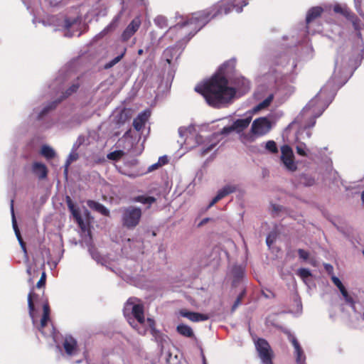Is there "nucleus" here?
<instances>
[{
	"label": "nucleus",
	"instance_id": "f257e3e1",
	"mask_svg": "<svg viewBox=\"0 0 364 364\" xmlns=\"http://www.w3.org/2000/svg\"><path fill=\"white\" fill-rule=\"evenodd\" d=\"M236 62L230 60L225 62L219 69V73L212 76L203 84L198 85L195 91L205 99L207 103L214 108H221L231 103L238 91L242 94L250 90V81L244 77H237L232 80L235 87L228 85V80L225 75L233 72Z\"/></svg>",
	"mask_w": 364,
	"mask_h": 364
},
{
	"label": "nucleus",
	"instance_id": "f03ea898",
	"mask_svg": "<svg viewBox=\"0 0 364 364\" xmlns=\"http://www.w3.org/2000/svg\"><path fill=\"white\" fill-rule=\"evenodd\" d=\"M234 6L233 3L228 1H220L205 9L191 14V16L186 17L185 21L176 23L171 29L182 31L184 28H187L186 33H188V36L192 37L212 19L232 11Z\"/></svg>",
	"mask_w": 364,
	"mask_h": 364
},
{
	"label": "nucleus",
	"instance_id": "7ed1b4c3",
	"mask_svg": "<svg viewBox=\"0 0 364 364\" xmlns=\"http://www.w3.org/2000/svg\"><path fill=\"white\" fill-rule=\"evenodd\" d=\"M124 315L130 326L139 334L144 335L149 330L156 339L160 334L155 327L154 321L148 318L146 320L144 315V307L135 298L127 300L124 307Z\"/></svg>",
	"mask_w": 364,
	"mask_h": 364
},
{
	"label": "nucleus",
	"instance_id": "20e7f679",
	"mask_svg": "<svg viewBox=\"0 0 364 364\" xmlns=\"http://www.w3.org/2000/svg\"><path fill=\"white\" fill-rule=\"evenodd\" d=\"M272 129L270 120L265 117L255 119L251 126L250 133L244 136L248 141H255L256 137L267 134Z\"/></svg>",
	"mask_w": 364,
	"mask_h": 364
},
{
	"label": "nucleus",
	"instance_id": "39448f33",
	"mask_svg": "<svg viewBox=\"0 0 364 364\" xmlns=\"http://www.w3.org/2000/svg\"><path fill=\"white\" fill-rule=\"evenodd\" d=\"M28 306L29 311V316L32 320V323L34 326H36L39 331L43 336H48V334L44 331L43 328L47 325L48 321L50 320V308L48 304H43V316L41 319V322L38 324L37 322L36 316L35 314V309L34 304L32 301V292L31 291L28 295Z\"/></svg>",
	"mask_w": 364,
	"mask_h": 364
},
{
	"label": "nucleus",
	"instance_id": "423d86ee",
	"mask_svg": "<svg viewBox=\"0 0 364 364\" xmlns=\"http://www.w3.org/2000/svg\"><path fill=\"white\" fill-rule=\"evenodd\" d=\"M66 204L69 210L70 211L73 218L77 223L79 228H85V223H87L88 228H90V223L93 221L94 218L91 215L90 212L87 209H85L82 215L78 208L73 203L70 196H66Z\"/></svg>",
	"mask_w": 364,
	"mask_h": 364
},
{
	"label": "nucleus",
	"instance_id": "0eeeda50",
	"mask_svg": "<svg viewBox=\"0 0 364 364\" xmlns=\"http://www.w3.org/2000/svg\"><path fill=\"white\" fill-rule=\"evenodd\" d=\"M141 210L139 208L129 206L122 210V220L127 228L136 227L141 219Z\"/></svg>",
	"mask_w": 364,
	"mask_h": 364
},
{
	"label": "nucleus",
	"instance_id": "6e6552de",
	"mask_svg": "<svg viewBox=\"0 0 364 364\" xmlns=\"http://www.w3.org/2000/svg\"><path fill=\"white\" fill-rule=\"evenodd\" d=\"M258 355L263 364H272V351L268 342L263 338H258L255 342Z\"/></svg>",
	"mask_w": 364,
	"mask_h": 364
},
{
	"label": "nucleus",
	"instance_id": "1a4fd4ad",
	"mask_svg": "<svg viewBox=\"0 0 364 364\" xmlns=\"http://www.w3.org/2000/svg\"><path fill=\"white\" fill-rule=\"evenodd\" d=\"M141 25V19L140 16L134 17L121 34V41L122 42H127L136 33Z\"/></svg>",
	"mask_w": 364,
	"mask_h": 364
},
{
	"label": "nucleus",
	"instance_id": "9d476101",
	"mask_svg": "<svg viewBox=\"0 0 364 364\" xmlns=\"http://www.w3.org/2000/svg\"><path fill=\"white\" fill-rule=\"evenodd\" d=\"M281 160L285 167L291 171L296 170L297 166L294 163V157L291 148L289 145H284L281 147Z\"/></svg>",
	"mask_w": 364,
	"mask_h": 364
},
{
	"label": "nucleus",
	"instance_id": "9b49d317",
	"mask_svg": "<svg viewBox=\"0 0 364 364\" xmlns=\"http://www.w3.org/2000/svg\"><path fill=\"white\" fill-rule=\"evenodd\" d=\"M78 233L82 238L81 242L85 243L88 247V250L90 252L92 257L99 262L100 260V255L99 253L92 247V236H91V229H78Z\"/></svg>",
	"mask_w": 364,
	"mask_h": 364
},
{
	"label": "nucleus",
	"instance_id": "f8f14e48",
	"mask_svg": "<svg viewBox=\"0 0 364 364\" xmlns=\"http://www.w3.org/2000/svg\"><path fill=\"white\" fill-rule=\"evenodd\" d=\"M341 294L344 299L346 304L351 307L352 310L356 314V318H363L364 319V307L360 305V309H358L357 307V303L353 299V296L347 291L346 289L341 291Z\"/></svg>",
	"mask_w": 364,
	"mask_h": 364
},
{
	"label": "nucleus",
	"instance_id": "ddd939ff",
	"mask_svg": "<svg viewBox=\"0 0 364 364\" xmlns=\"http://www.w3.org/2000/svg\"><path fill=\"white\" fill-rule=\"evenodd\" d=\"M287 335L288 340L291 343L294 348V355L296 357V360L298 364H303L305 360V355L304 353V350L300 346L299 341L289 331L285 332Z\"/></svg>",
	"mask_w": 364,
	"mask_h": 364
},
{
	"label": "nucleus",
	"instance_id": "4468645a",
	"mask_svg": "<svg viewBox=\"0 0 364 364\" xmlns=\"http://www.w3.org/2000/svg\"><path fill=\"white\" fill-rule=\"evenodd\" d=\"M237 187L235 185H226L218 191L217 195L212 199L208 207H211L225 196L235 192Z\"/></svg>",
	"mask_w": 364,
	"mask_h": 364
},
{
	"label": "nucleus",
	"instance_id": "2eb2a0df",
	"mask_svg": "<svg viewBox=\"0 0 364 364\" xmlns=\"http://www.w3.org/2000/svg\"><path fill=\"white\" fill-rule=\"evenodd\" d=\"M179 314L181 316L186 318L193 322L203 321L209 318V316L207 314L189 311L185 309L181 310Z\"/></svg>",
	"mask_w": 364,
	"mask_h": 364
},
{
	"label": "nucleus",
	"instance_id": "dca6fc26",
	"mask_svg": "<svg viewBox=\"0 0 364 364\" xmlns=\"http://www.w3.org/2000/svg\"><path fill=\"white\" fill-rule=\"evenodd\" d=\"M149 116L150 112L148 110L139 113L133 121L134 128L138 132L141 131L148 121Z\"/></svg>",
	"mask_w": 364,
	"mask_h": 364
},
{
	"label": "nucleus",
	"instance_id": "f3484780",
	"mask_svg": "<svg viewBox=\"0 0 364 364\" xmlns=\"http://www.w3.org/2000/svg\"><path fill=\"white\" fill-rule=\"evenodd\" d=\"M32 171L40 180H43L48 176V168L44 164L41 162L33 163Z\"/></svg>",
	"mask_w": 364,
	"mask_h": 364
},
{
	"label": "nucleus",
	"instance_id": "a211bd4d",
	"mask_svg": "<svg viewBox=\"0 0 364 364\" xmlns=\"http://www.w3.org/2000/svg\"><path fill=\"white\" fill-rule=\"evenodd\" d=\"M63 348L68 355H74L77 353V341L72 336H66L63 342Z\"/></svg>",
	"mask_w": 364,
	"mask_h": 364
},
{
	"label": "nucleus",
	"instance_id": "6ab92c4d",
	"mask_svg": "<svg viewBox=\"0 0 364 364\" xmlns=\"http://www.w3.org/2000/svg\"><path fill=\"white\" fill-rule=\"evenodd\" d=\"M87 206L104 216H109V210L102 204L93 200L87 201Z\"/></svg>",
	"mask_w": 364,
	"mask_h": 364
},
{
	"label": "nucleus",
	"instance_id": "aec40b11",
	"mask_svg": "<svg viewBox=\"0 0 364 364\" xmlns=\"http://www.w3.org/2000/svg\"><path fill=\"white\" fill-rule=\"evenodd\" d=\"M252 121V117L249 116L245 119H237L233 122L232 124L235 132L240 134L246 129Z\"/></svg>",
	"mask_w": 364,
	"mask_h": 364
},
{
	"label": "nucleus",
	"instance_id": "412c9836",
	"mask_svg": "<svg viewBox=\"0 0 364 364\" xmlns=\"http://www.w3.org/2000/svg\"><path fill=\"white\" fill-rule=\"evenodd\" d=\"M323 9L321 6H314L311 8L306 14V22L307 24L313 22L315 19L320 17Z\"/></svg>",
	"mask_w": 364,
	"mask_h": 364
},
{
	"label": "nucleus",
	"instance_id": "4be33fe9",
	"mask_svg": "<svg viewBox=\"0 0 364 364\" xmlns=\"http://www.w3.org/2000/svg\"><path fill=\"white\" fill-rule=\"evenodd\" d=\"M297 182L304 186H312L315 184L316 180L311 175L304 173L297 176Z\"/></svg>",
	"mask_w": 364,
	"mask_h": 364
},
{
	"label": "nucleus",
	"instance_id": "5701e85b",
	"mask_svg": "<svg viewBox=\"0 0 364 364\" xmlns=\"http://www.w3.org/2000/svg\"><path fill=\"white\" fill-rule=\"evenodd\" d=\"M231 273L233 277V284H235L244 277L245 269L242 265H234L232 268Z\"/></svg>",
	"mask_w": 364,
	"mask_h": 364
},
{
	"label": "nucleus",
	"instance_id": "b1692460",
	"mask_svg": "<svg viewBox=\"0 0 364 364\" xmlns=\"http://www.w3.org/2000/svg\"><path fill=\"white\" fill-rule=\"evenodd\" d=\"M343 16H345L348 20H349L352 23L355 30L360 29V19L353 11H351L350 9L348 8V9L345 11Z\"/></svg>",
	"mask_w": 364,
	"mask_h": 364
},
{
	"label": "nucleus",
	"instance_id": "393cba45",
	"mask_svg": "<svg viewBox=\"0 0 364 364\" xmlns=\"http://www.w3.org/2000/svg\"><path fill=\"white\" fill-rule=\"evenodd\" d=\"M132 118V112L129 109H123L117 116V124L122 125Z\"/></svg>",
	"mask_w": 364,
	"mask_h": 364
},
{
	"label": "nucleus",
	"instance_id": "a878e982",
	"mask_svg": "<svg viewBox=\"0 0 364 364\" xmlns=\"http://www.w3.org/2000/svg\"><path fill=\"white\" fill-rule=\"evenodd\" d=\"M176 330L179 334L185 337L192 338L194 336V333L192 328L188 325L183 323L179 324L177 326Z\"/></svg>",
	"mask_w": 364,
	"mask_h": 364
},
{
	"label": "nucleus",
	"instance_id": "bb28decb",
	"mask_svg": "<svg viewBox=\"0 0 364 364\" xmlns=\"http://www.w3.org/2000/svg\"><path fill=\"white\" fill-rule=\"evenodd\" d=\"M40 154L48 160L52 159L55 156V151L48 145H43L41 146Z\"/></svg>",
	"mask_w": 364,
	"mask_h": 364
},
{
	"label": "nucleus",
	"instance_id": "cd10ccee",
	"mask_svg": "<svg viewBox=\"0 0 364 364\" xmlns=\"http://www.w3.org/2000/svg\"><path fill=\"white\" fill-rule=\"evenodd\" d=\"M297 252L300 259L304 262H309V264L315 266V261L314 259L310 257V254L308 251L303 249H299Z\"/></svg>",
	"mask_w": 364,
	"mask_h": 364
},
{
	"label": "nucleus",
	"instance_id": "c85d7f7f",
	"mask_svg": "<svg viewBox=\"0 0 364 364\" xmlns=\"http://www.w3.org/2000/svg\"><path fill=\"white\" fill-rule=\"evenodd\" d=\"M133 201L150 205L156 202V198L153 196H138L133 198Z\"/></svg>",
	"mask_w": 364,
	"mask_h": 364
},
{
	"label": "nucleus",
	"instance_id": "c756f323",
	"mask_svg": "<svg viewBox=\"0 0 364 364\" xmlns=\"http://www.w3.org/2000/svg\"><path fill=\"white\" fill-rule=\"evenodd\" d=\"M273 100L272 95L269 96L265 100H264L262 102L259 103L256 107H254L253 110L255 112H258L261 109H263L266 107H267L270 103L272 102Z\"/></svg>",
	"mask_w": 364,
	"mask_h": 364
},
{
	"label": "nucleus",
	"instance_id": "7c9ffc66",
	"mask_svg": "<svg viewBox=\"0 0 364 364\" xmlns=\"http://www.w3.org/2000/svg\"><path fill=\"white\" fill-rule=\"evenodd\" d=\"M58 103H59V102H58V101L51 102L48 105H46L45 107H43V109L39 114V116H38L39 118L43 117L44 115L48 114L50 111L55 109V107H57Z\"/></svg>",
	"mask_w": 364,
	"mask_h": 364
},
{
	"label": "nucleus",
	"instance_id": "2f4dec72",
	"mask_svg": "<svg viewBox=\"0 0 364 364\" xmlns=\"http://www.w3.org/2000/svg\"><path fill=\"white\" fill-rule=\"evenodd\" d=\"M124 155V152L122 150H117L112 152L109 153L107 155V158L109 160L117 161H119L123 156Z\"/></svg>",
	"mask_w": 364,
	"mask_h": 364
},
{
	"label": "nucleus",
	"instance_id": "473e14b6",
	"mask_svg": "<svg viewBox=\"0 0 364 364\" xmlns=\"http://www.w3.org/2000/svg\"><path fill=\"white\" fill-rule=\"evenodd\" d=\"M127 52V48H124L122 53L119 55L118 56L115 57L114 59H112L111 61H109L108 63H107L105 66L106 69L110 68L112 66H114L115 64L119 63L124 56L125 53Z\"/></svg>",
	"mask_w": 364,
	"mask_h": 364
},
{
	"label": "nucleus",
	"instance_id": "72a5a7b5",
	"mask_svg": "<svg viewBox=\"0 0 364 364\" xmlns=\"http://www.w3.org/2000/svg\"><path fill=\"white\" fill-rule=\"evenodd\" d=\"M297 275L301 277V279L306 282V279L311 276V272L309 269L306 268H300L297 270Z\"/></svg>",
	"mask_w": 364,
	"mask_h": 364
},
{
	"label": "nucleus",
	"instance_id": "f704fd0d",
	"mask_svg": "<svg viewBox=\"0 0 364 364\" xmlns=\"http://www.w3.org/2000/svg\"><path fill=\"white\" fill-rule=\"evenodd\" d=\"M78 159V154L76 153V152H72L70 154L67 161H66V163H65V170H64V173L65 175L68 174V166L70 165V164L75 161H76L77 159Z\"/></svg>",
	"mask_w": 364,
	"mask_h": 364
},
{
	"label": "nucleus",
	"instance_id": "c9c22d12",
	"mask_svg": "<svg viewBox=\"0 0 364 364\" xmlns=\"http://www.w3.org/2000/svg\"><path fill=\"white\" fill-rule=\"evenodd\" d=\"M265 149L267 151L272 154H277L278 152L277 145L273 140L267 141Z\"/></svg>",
	"mask_w": 364,
	"mask_h": 364
},
{
	"label": "nucleus",
	"instance_id": "e433bc0d",
	"mask_svg": "<svg viewBox=\"0 0 364 364\" xmlns=\"http://www.w3.org/2000/svg\"><path fill=\"white\" fill-rule=\"evenodd\" d=\"M14 230L15 235L16 236V238L19 242V245H20L22 250L23 251L24 254L26 255L27 252H26V244L23 242V238L21 237L20 229H14Z\"/></svg>",
	"mask_w": 364,
	"mask_h": 364
},
{
	"label": "nucleus",
	"instance_id": "4c0bfd02",
	"mask_svg": "<svg viewBox=\"0 0 364 364\" xmlns=\"http://www.w3.org/2000/svg\"><path fill=\"white\" fill-rule=\"evenodd\" d=\"M154 23L157 26H159L161 28H165L168 26L167 20L166 19V18L163 16H157L154 19Z\"/></svg>",
	"mask_w": 364,
	"mask_h": 364
},
{
	"label": "nucleus",
	"instance_id": "58836bf2",
	"mask_svg": "<svg viewBox=\"0 0 364 364\" xmlns=\"http://www.w3.org/2000/svg\"><path fill=\"white\" fill-rule=\"evenodd\" d=\"M331 279L332 282L334 284V285L338 287V289H339L340 292L346 289L345 287L343 286V283L341 282V281L339 279L338 277H337L335 275H332L331 277Z\"/></svg>",
	"mask_w": 364,
	"mask_h": 364
},
{
	"label": "nucleus",
	"instance_id": "ea45409f",
	"mask_svg": "<svg viewBox=\"0 0 364 364\" xmlns=\"http://www.w3.org/2000/svg\"><path fill=\"white\" fill-rule=\"evenodd\" d=\"M276 237H277V232L276 231H272V232H270L267 238H266V243H267V245L270 247L271 245L274 242L275 240H276Z\"/></svg>",
	"mask_w": 364,
	"mask_h": 364
},
{
	"label": "nucleus",
	"instance_id": "a19ab883",
	"mask_svg": "<svg viewBox=\"0 0 364 364\" xmlns=\"http://www.w3.org/2000/svg\"><path fill=\"white\" fill-rule=\"evenodd\" d=\"M296 153L301 156H306L307 155L306 152V144L304 143H301L296 147Z\"/></svg>",
	"mask_w": 364,
	"mask_h": 364
},
{
	"label": "nucleus",
	"instance_id": "79ce46f5",
	"mask_svg": "<svg viewBox=\"0 0 364 364\" xmlns=\"http://www.w3.org/2000/svg\"><path fill=\"white\" fill-rule=\"evenodd\" d=\"M80 87L78 83L73 84L65 92L66 97L71 95L73 93L76 92Z\"/></svg>",
	"mask_w": 364,
	"mask_h": 364
},
{
	"label": "nucleus",
	"instance_id": "37998d69",
	"mask_svg": "<svg viewBox=\"0 0 364 364\" xmlns=\"http://www.w3.org/2000/svg\"><path fill=\"white\" fill-rule=\"evenodd\" d=\"M348 9L347 7H342L341 5L339 4H336L333 7V11L336 14H342L343 16H344V14H345V11H346Z\"/></svg>",
	"mask_w": 364,
	"mask_h": 364
},
{
	"label": "nucleus",
	"instance_id": "c03bdc74",
	"mask_svg": "<svg viewBox=\"0 0 364 364\" xmlns=\"http://www.w3.org/2000/svg\"><path fill=\"white\" fill-rule=\"evenodd\" d=\"M46 278V272H43L41 274L40 279L37 282V284H36L37 288H41L45 285Z\"/></svg>",
	"mask_w": 364,
	"mask_h": 364
},
{
	"label": "nucleus",
	"instance_id": "a18cd8bd",
	"mask_svg": "<svg viewBox=\"0 0 364 364\" xmlns=\"http://www.w3.org/2000/svg\"><path fill=\"white\" fill-rule=\"evenodd\" d=\"M232 132H235V129H234L233 124H232V125H230V126L224 127L221 130V134H228Z\"/></svg>",
	"mask_w": 364,
	"mask_h": 364
},
{
	"label": "nucleus",
	"instance_id": "49530a36",
	"mask_svg": "<svg viewBox=\"0 0 364 364\" xmlns=\"http://www.w3.org/2000/svg\"><path fill=\"white\" fill-rule=\"evenodd\" d=\"M354 3H355V8L357 12L358 13V14L360 16L363 17L364 13L362 9V3H360V2H354Z\"/></svg>",
	"mask_w": 364,
	"mask_h": 364
},
{
	"label": "nucleus",
	"instance_id": "de8ad7c7",
	"mask_svg": "<svg viewBox=\"0 0 364 364\" xmlns=\"http://www.w3.org/2000/svg\"><path fill=\"white\" fill-rule=\"evenodd\" d=\"M323 267H324V269L326 271V272L329 275H331V277L332 275H334L333 274V267L331 264L326 263L323 264Z\"/></svg>",
	"mask_w": 364,
	"mask_h": 364
},
{
	"label": "nucleus",
	"instance_id": "09e8293b",
	"mask_svg": "<svg viewBox=\"0 0 364 364\" xmlns=\"http://www.w3.org/2000/svg\"><path fill=\"white\" fill-rule=\"evenodd\" d=\"M168 162V159L166 156H160L158 160V164L160 166H162Z\"/></svg>",
	"mask_w": 364,
	"mask_h": 364
},
{
	"label": "nucleus",
	"instance_id": "8fccbe9b",
	"mask_svg": "<svg viewBox=\"0 0 364 364\" xmlns=\"http://www.w3.org/2000/svg\"><path fill=\"white\" fill-rule=\"evenodd\" d=\"M75 20H71L70 18H66L65 20V28L66 29H70L72 26L73 25V23H75Z\"/></svg>",
	"mask_w": 364,
	"mask_h": 364
},
{
	"label": "nucleus",
	"instance_id": "3c124183",
	"mask_svg": "<svg viewBox=\"0 0 364 364\" xmlns=\"http://www.w3.org/2000/svg\"><path fill=\"white\" fill-rule=\"evenodd\" d=\"M240 302H241V297L237 296L232 306V311H234L237 308V306L240 305Z\"/></svg>",
	"mask_w": 364,
	"mask_h": 364
},
{
	"label": "nucleus",
	"instance_id": "603ef678",
	"mask_svg": "<svg viewBox=\"0 0 364 364\" xmlns=\"http://www.w3.org/2000/svg\"><path fill=\"white\" fill-rule=\"evenodd\" d=\"M63 252H64V250H61V253H60V256L58 259L53 260V261L50 262V264L53 265V268H55L57 267V265H58V262H60V259L63 257ZM48 263H50V262H48Z\"/></svg>",
	"mask_w": 364,
	"mask_h": 364
},
{
	"label": "nucleus",
	"instance_id": "864d4df0",
	"mask_svg": "<svg viewBox=\"0 0 364 364\" xmlns=\"http://www.w3.org/2000/svg\"><path fill=\"white\" fill-rule=\"evenodd\" d=\"M122 138H132V130L131 129H129L123 135V137Z\"/></svg>",
	"mask_w": 364,
	"mask_h": 364
},
{
	"label": "nucleus",
	"instance_id": "5fc2aeb1",
	"mask_svg": "<svg viewBox=\"0 0 364 364\" xmlns=\"http://www.w3.org/2000/svg\"><path fill=\"white\" fill-rule=\"evenodd\" d=\"M159 167H161V166L159 165V164H158V162H157V163H156V164H152V165L149 168V171H154V170L157 169V168H159Z\"/></svg>",
	"mask_w": 364,
	"mask_h": 364
},
{
	"label": "nucleus",
	"instance_id": "6e6d98bb",
	"mask_svg": "<svg viewBox=\"0 0 364 364\" xmlns=\"http://www.w3.org/2000/svg\"><path fill=\"white\" fill-rule=\"evenodd\" d=\"M213 148V145H210V146H208L207 149H205L202 151V155H205L207 153H208Z\"/></svg>",
	"mask_w": 364,
	"mask_h": 364
},
{
	"label": "nucleus",
	"instance_id": "4d7b16f0",
	"mask_svg": "<svg viewBox=\"0 0 364 364\" xmlns=\"http://www.w3.org/2000/svg\"><path fill=\"white\" fill-rule=\"evenodd\" d=\"M281 209H282V206L273 205V212L277 213V212L280 211Z\"/></svg>",
	"mask_w": 364,
	"mask_h": 364
},
{
	"label": "nucleus",
	"instance_id": "13d9d810",
	"mask_svg": "<svg viewBox=\"0 0 364 364\" xmlns=\"http://www.w3.org/2000/svg\"><path fill=\"white\" fill-rule=\"evenodd\" d=\"M209 220H210V218H204V219H203V220L200 222V223H199V225H199V226L204 225H205V224H206V223H207L208 221H209Z\"/></svg>",
	"mask_w": 364,
	"mask_h": 364
},
{
	"label": "nucleus",
	"instance_id": "bf43d9fd",
	"mask_svg": "<svg viewBox=\"0 0 364 364\" xmlns=\"http://www.w3.org/2000/svg\"><path fill=\"white\" fill-rule=\"evenodd\" d=\"M118 19H119V18H118V17L115 18L112 21V22L110 23V25L109 26V27H111V26H114V24H116V23H117V22L118 21Z\"/></svg>",
	"mask_w": 364,
	"mask_h": 364
},
{
	"label": "nucleus",
	"instance_id": "052dcab7",
	"mask_svg": "<svg viewBox=\"0 0 364 364\" xmlns=\"http://www.w3.org/2000/svg\"><path fill=\"white\" fill-rule=\"evenodd\" d=\"M13 228H18L17 223L14 218V216H13Z\"/></svg>",
	"mask_w": 364,
	"mask_h": 364
},
{
	"label": "nucleus",
	"instance_id": "680f3d73",
	"mask_svg": "<svg viewBox=\"0 0 364 364\" xmlns=\"http://www.w3.org/2000/svg\"><path fill=\"white\" fill-rule=\"evenodd\" d=\"M137 53L139 55H141L144 53L143 49H139Z\"/></svg>",
	"mask_w": 364,
	"mask_h": 364
},
{
	"label": "nucleus",
	"instance_id": "e2e57ef3",
	"mask_svg": "<svg viewBox=\"0 0 364 364\" xmlns=\"http://www.w3.org/2000/svg\"><path fill=\"white\" fill-rule=\"evenodd\" d=\"M245 291H242V292L238 295V296H240V297H241V299H242V297H243V296H244V295H245Z\"/></svg>",
	"mask_w": 364,
	"mask_h": 364
},
{
	"label": "nucleus",
	"instance_id": "0e129e2a",
	"mask_svg": "<svg viewBox=\"0 0 364 364\" xmlns=\"http://www.w3.org/2000/svg\"><path fill=\"white\" fill-rule=\"evenodd\" d=\"M361 199H362L363 203H364V191L362 192Z\"/></svg>",
	"mask_w": 364,
	"mask_h": 364
},
{
	"label": "nucleus",
	"instance_id": "69168bd1",
	"mask_svg": "<svg viewBox=\"0 0 364 364\" xmlns=\"http://www.w3.org/2000/svg\"><path fill=\"white\" fill-rule=\"evenodd\" d=\"M315 123H316V121L314 119V121H313V122L311 123V125H309L308 127H313V126H314Z\"/></svg>",
	"mask_w": 364,
	"mask_h": 364
},
{
	"label": "nucleus",
	"instance_id": "338daca9",
	"mask_svg": "<svg viewBox=\"0 0 364 364\" xmlns=\"http://www.w3.org/2000/svg\"><path fill=\"white\" fill-rule=\"evenodd\" d=\"M362 1H363V0H354V2H360V3H362Z\"/></svg>",
	"mask_w": 364,
	"mask_h": 364
},
{
	"label": "nucleus",
	"instance_id": "774afa93",
	"mask_svg": "<svg viewBox=\"0 0 364 364\" xmlns=\"http://www.w3.org/2000/svg\"><path fill=\"white\" fill-rule=\"evenodd\" d=\"M123 364H129L128 362H124L123 361Z\"/></svg>",
	"mask_w": 364,
	"mask_h": 364
}]
</instances>
